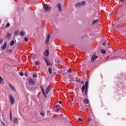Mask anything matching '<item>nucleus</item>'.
Masks as SVG:
<instances>
[{"instance_id": "nucleus-1", "label": "nucleus", "mask_w": 126, "mask_h": 126, "mask_svg": "<svg viewBox=\"0 0 126 126\" xmlns=\"http://www.w3.org/2000/svg\"><path fill=\"white\" fill-rule=\"evenodd\" d=\"M85 90V95L87 96L88 94V81H87L85 85H83L82 87V92H84Z\"/></svg>"}, {"instance_id": "nucleus-2", "label": "nucleus", "mask_w": 126, "mask_h": 126, "mask_svg": "<svg viewBox=\"0 0 126 126\" xmlns=\"http://www.w3.org/2000/svg\"><path fill=\"white\" fill-rule=\"evenodd\" d=\"M43 8L45 10V11L49 12V11H51V9H52V7L50 5H48V4H45L43 6Z\"/></svg>"}, {"instance_id": "nucleus-3", "label": "nucleus", "mask_w": 126, "mask_h": 126, "mask_svg": "<svg viewBox=\"0 0 126 126\" xmlns=\"http://www.w3.org/2000/svg\"><path fill=\"white\" fill-rule=\"evenodd\" d=\"M9 97L11 105H13L15 102V101L14 100V98H13V96H12V95L11 94H10L9 95Z\"/></svg>"}, {"instance_id": "nucleus-4", "label": "nucleus", "mask_w": 126, "mask_h": 126, "mask_svg": "<svg viewBox=\"0 0 126 126\" xmlns=\"http://www.w3.org/2000/svg\"><path fill=\"white\" fill-rule=\"evenodd\" d=\"M28 83L30 84V85H35V81L33 80L32 78H29L28 79Z\"/></svg>"}, {"instance_id": "nucleus-5", "label": "nucleus", "mask_w": 126, "mask_h": 126, "mask_svg": "<svg viewBox=\"0 0 126 126\" xmlns=\"http://www.w3.org/2000/svg\"><path fill=\"white\" fill-rule=\"evenodd\" d=\"M50 38H51V34L50 33H49L47 35V38L45 40L46 45H49V40H50Z\"/></svg>"}, {"instance_id": "nucleus-6", "label": "nucleus", "mask_w": 126, "mask_h": 126, "mask_svg": "<svg viewBox=\"0 0 126 126\" xmlns=\"http://www.w3.org/2000/svg\"><path fill=\"white\" fill-rule=\"evenodd\" d=\"M98 56H96V55H94L93 56V57L91 58V62L92 63H94L95 62V61L96 60H97V59H98Z\"/></svg>"}, {"instance_id": "nucleus-7", "label": "nucleus", "mask_w": 126, "mask_h": 126, "mask_svg": "<svg viewBox=\"0 0 126 126\" xmlns=\"http://www.w3.org/2000/svg\"><path fill=\"white\" fill-rule=\"evenodd\" d=\"M7 46V43L6 42H5L4 45L1 46V50H2V51H4V50H5V49H6Z\"/></svg>"}, {"instance_id": "nucleus-8", "label": "nucleus", "mask_w": 126, "mask_h": 126, "mask_svg": "<svg viewBox=\"0 0 126 126\" xmlns=\"http://www.w3.org/2000/svg\"><path fill=\"white\" fill-rule=\"evenodd\" d=\"M47 65L49 66V65H51V63H50V61H49V59H47V58H43Z\"/></svg>"}, {"instance_id": "nucleus-9", "label": "nucleus", "mask_w": 126, "mask_h": 126, "mask_svg": "<svg viewBox=\"0 0 126 126\" xmlns=\"http://www.w3.org/2000/svg\"><path fill=\"white\" fill-rule=\"evenodd\" d=\"M52 90V88L51 87V86H48L46 90V94H48L49 93V92H50V91H51V90Z\"/></svg>"}, {"instance_id": "nucleus-10", "label": "nucleus", "mask_w": 126, "mask_h": 126, "mask_svg": "<svg viewBox=\"0 0 126 126\" xmlns=\"http://www.w3.org/2000/svg\"><path fill=\"white\" fill-rule=\"evenodd\" d=\"M83 103L84 104H85V105L88 104V103H89V99H88V98L84 99L83 101Z\"/></svg>"}, {"instance_id": "nucleus-11", "label": "nucleus", "mask_w": 126, "mask_h": 126, "mask_svg": "<svg viewBox=\"0 0 126 126\" xmlns=\"http://www.w3.org/2000/svg\"><path fill=\"white\" fill-rule=\"evenodd\" d=\"M43 55L45 57H48L49 55V51L45 50V51L43 53Z\"/></svg>"}, {"instance_id": "nucleus-12", "label": "nucleus", "mask_w": 126, "mask_h": 126, "mask_svg": "<svg viewBox=\"0 0 126 126\" xmlns=\"http://www.w3.org/2000/svg\"><path fill=\"white\" fill-rule=\"evenodd\" d=\"M9 86L10 88H11V89H12V90H13V91H16L15 88H14V87H13V86H12V85L9 84Z\"/></svg>"}, {"instance_id": "nucleus-13", "label": "nucleus", "mask_w": 126, "mask_h": 126, "mask_svg": "<svg viewBox=\"0 0 126 126\" xmlns=\"http://www.w3.org/2000/svg\"><path fill=\"white\" fill-rule=\"evenodd\" d=\"M57 6L59 8V11H62V5H61V3H58Z\"/></svg>"}, {"instance_id": "nucleus-14", "label": "nucleus", "mask_w": 126, "mask_h": 126, "mask_svg": "<svg viewBox=\"0 0 126 126\" xmlns=\"http://www.w3.org/2000/svg\"><path fill=\"white\" fill-rule=\"evenodd\" d=\"M80 5H81V3L80 2H78L75 5V6L76 7H79Z\"/></svg>"}, {"instance_id": "nucleus-15", "label": "nucleus", "mask_w": 126, "mask_h": 126, "mask_svg": "<svg viewBox=\"0 0 126 126\" xmlns=\"http://www.w3.org/2000/svg\"><path fill=\"white\" fill-rule=\"evenodd\" d=\"M6 52L8 54H11V53H12V50L7 49Z\"/></svg>"}, {"instance_id": "nucleus-16", "label": "nucleus", "mask_w": 126, "mask_h": 126, "mask_svg": "<svg viewBox=\"0 0 126 126\" xmlns=\"http://www.w3.org/2000/svg\"><path fill=\"white\" fill-rule=\"evenodd\" d=\"M11 37V34H10L9 33H7L6 38L9 39H10Z\"/></svg>"}, {"instance_id": "nucleus-17", "label": "nucleus", "mask_w": 126, "mask_h": 126, "mask_svg": "<svg viewBox=\"0 0 126 126\" xmlns=\"http://www.w3.org/2000/svg\"><path fill=\"white\" fill-rule=\"evenodd\" d=\"M41 91H42L45 98H47V95L46 94V93H45V91L44 90H42Z\"/></svg>"}, {"instance_id": "nucleus-18", "label": "nucleus", "mask_w": 126, "mask_h": 126, "mask_svg": "<svg viewBox=\"0 0 126 126\" xmlns=\"http://www.w3.org/2000/svg\"><path fill=\"white\" fill-rule=\"evenodd\" d=\"M113 13H114V11L109 12L108 16H111L113 15Z\"/></svg>"}, {"instance_id": "nucleus-19", "label": "nucleus", "mask_w": 126, "mask_h": 126, "mask_svg": "<svg viewBox=\"0 0 126 126\" xmlns=\"http://www.w3.org/2000/svg\"><path fill=\"white\" fill-rule=\"evenodd\" d=\"M15 42L14 40H12L10 43V46H13L14 45Z\"/></svg>"}, {"instance_id": "nucleus-20", "label": "nucleus", "mask_w": 126, "mask_h": 126, "mask_svg": "<svg viewBox=\"0 0 126 126\" xmlns=\"http://www.w3.org/2000/svg\"><path fill=\"white\" fill-rule=\"evenodd\" d=\"M101 54H102V55H105V54H106V51H105V50H101Z\"/></svg>"}, {"instance_id": "nucleus-21", "label": "nucleus", "mask_w": 126, "mask_h": 126, "mask_svg": "<svg viewBox=\"0 0 126 126\" xmlns=\"http://www.w3.org/2000/svg\"><path fill=\"white\" fill-rule=\"evenodd\" d=\"M48 72L50 74H52V68H48Z\"/></svg>"}, {"instance_id": "nucleus-22", "label": "nucleus", "mask_w": 126, "mask_h": 126, "mask_svg": "<svg viewBox=\"0 0 126 126\" xmlns=\"http://www.w3.org/2000/svg\"><path fill=\"white\" fill-rule=\"evenodd\" d=\"M13 123H14V124H16V123H17V118H14Z\"/></svg>"}, {"instance_id": "nucleus-23", "label": "nucleus", "mask_w": 126, "mask_h": 126, "mask_svg": "<svg viewBox=\"0 0 126 126\" xmlns=\"http://www.w3.org/2000/svg\"><path fill=\"white\" fill-rule=\"evenodd\" d=\"M14 34L16 35H19V32H18V31H15Z\"/></svg>"}, {"instance_id": "nucleus-24", "label": "nucleus", "mask_w": 126, "mask_h": 126, "mask_svg": "<svg viewBox=\"0 0 126 126\" xmlns=\"http://www.w3.org/2000/svg\"><path fill=\"white\" fill-rule=\"evenodd\" d=\"M98 19H96L95 20H94V21H93L92 22L93 24H95V23H97V22H98Z\"/></svg>"}, {"instance_id": "nucleus-25", "label": "nucleus", "mask_w": 126, "mask_h": 126, "mask_svg": "<svg viewBox=\"0 0 126 126\" xmlns=\"http://www.w3.org/2000/svg\"><path fill=\"white\" fill-rule=\"evenodd\" d=\"M10 120L12 121V115L11 114V111L10 112Z\"/></svg>"}, {"instance_id": "nucleus-26", "label": "nucleus", "mask_w": 126, "mask_h": 126, "mask_svg": "<svg viewBox=\"0 0 126 126\" xmlns=\"http://www.w3.org/2000/svg\"><path fill=\"white\" fill-rule=\"evenodd\" d=\"M86 4V2H85V1H83L81 3V4H82V5H85Z\"/></svg>"}, {"instance_id": "nucleus-27", "label": "nucleus", "mask_w": 126, "mask_h": 126, "mask_svg": "<svg viewBox=\"0 0 126 126\" xmlns=\"http://www.w3.org/2000/svg\"><path fill=\"white\" fill-rule=\"evenodd\" d=\"M32 76L33 78H37V77H38V75L36 73L34 74Z\"/></svg>"}, {"instance_id": "nucleus-28", "label": "nucleus", "mask_w": 126, "mask_h": 126, "mask_svg": "<svg viewBox=\"0 0 126 126\" xmlns=\"http://www.w3.org/2000/svg\"><path fill=\"white\" fill-rule=\"evenodd\" d=\"M20 35V36H24V32L23 31L21 32Z\"/></svg>"}, {"instance_id": "nucleus-29", "label": "nucleus", "mask_w": 126, "mask_h": 126, "mask_svg": "<svg viewBox=\"0 0 126 126\" xmlns=\"http://www.w3.org/2000/svg\"><path fill=\"white\" fill-rule=\"evenodd\" d=\"M35 63L36 65H39V64H40V62H39L38 61H35Z\"/></svg>"}, {"instance_id": "nucleus-30", "label": "nucleus", "mask_w": 126, "mask_h": 126, "mask_svg": "<svg viewBox=\"0 0 126 126\" xmlns=\"http://www.w3.org/2000/svg\"><path fill=\"white\" fill-rule=\"evenodd\" d=\"M9 26H10V24H9L8 23H7L6 25V27H7V28L9 27Z\"/></svg>"}, {"instance_id": "nucleus-31", "label": "nucleus", "mask_w": 126, "mask_h": 126, "mask_svg": "<svg viewBox=\"0 0 126 126\" xmlns=\"http://www.w3.org/2000/svg\"><path fill=\"white\" fill-rule=\"evenodd\" d=\"M67 72H70V73H71V68H69L68 70H67Z\"/></svg>"}, {"instance_id": "nucleus-32", "label": "nucleus", "mask_w": 126, "mask_h": 126, "mask_svg": "<svg viewBox=\"0 0 126 126\" xmlns=\"http://www.w3.org/2000/svg\"><path fill=\"white\" fill-rule=\"evenodd\" d=\"M19 74L20 76H23V75H24V74L23 73V72H20L19 73Z\"/></svg>"}, {"instance_id": "nucleus-33", "label": "nucleus", "mask_w": 126, "mask_h": 126, "mask_svg": "<svg viewBox=\"0 0 126 126\" xmlns=\"http://www.w3.org/2000/svg\"><path fill=\"white\" fill-rule=\"evenodd\" d=\"M56 108L57 109H61V106H60V105H56Z\"/></svg>"}, {"instance_id": "nucleus-34", "label": "nucleus", "mask_w": 126, "mask_h": 126, "mask_svg": "<svg viewBox=\"0 0 126 126\" xmlns=\"http://www.w3.org/2000/svg\"><path fill=\"white\" fill-rule=\"evenodd\" d=\"M1 82H2V78L0 76V83H1Z\"/></svg>"}, {"instance_id": "nucleus-35", "label": "nucleus", "mask_w": 126, "mask_h": 126, "mask_svg": "<svg viewBox=\"0 0 126 126\" xmlns=\"http://www.w3.org/2000/svg\"><path fill=\"white\" fill-rule=\"evenodd\" d=\"M78 121H79L80 122H82V118H78Z\"/></svg>"}, {"instance_id": "nucleus-36", "label": "nucleus", "mask_w": 126, "mask_h": 126, "mask_svg": "<svg viewBox=\"0 0 126 126\" xmlns=\"http://www.w3.org/2000/svg\"><path fill=\"white\" fill-rule=\"evenodd\" d=\"M25 76H26V77H28V73H25Z\"/></svg>"}, {"instance_id": "nucleus-37", "label": "nucleus", "mask_w": 126, "mask_h": 126, "mask_svg": "<svg viewBox=\"0 0 126 126\" xmlns=\"http://www.w3.org/2000/svg\"><path fill=\"white\" fill-rule=\"evenodd\" d=\"M40 115L43 117V116H45V113H43V112H40Z\"/></svg>"}, {"instance_id": "nucleus-38", "label": "nucleus", "mask_w": 126, "mask_h": 126, "mask_svg": "<svg viewBox=\"0 0 126 126\" xmlns=\"http://www.w3.org/2000/svg\"><path fill=\"white\" fill-rule=\"evenodd\" d=\"M60 110H61V108H57L56 112H59V111H60Z\"/></svg>"}, {"instance_id": "nucleus-39", "label": "nucleus", "mask_w": 126, "mask_h": 126, "mask_svg": "<svg viewBox=\"0 0 126 126\" xmlns=\"http://www.w3.org/2000/svg\"><path fill=\"white\" fill-rule=\"evenodd\" d=\"M91 119H90V118H89L88 119V123H90V122H91Z\"/></svg>"}, {"instance_id": "nucleus-40", "label": "nucleus", "mask_w": 126, "mask_h": 126, "mask_svg": "<svg viewBox=\"0 0 126 126\" xmlns=\"http://www.w3.org/2000/svg\"><path fill=\"white\" fill-rule=\"evenodd\" d=\"M25 41H26V42H28V39H27V38L25 37Z\"/></svg>"}, {"instance_id": "nucleus-41", "label": "nucleus", "mask_w": 126, "mask_h": 126, "mask_svg": "<svg viewBox=\"0 0 126 126\" xmlns=\"http://www.w3.org/2000/svg\"><path fill=\"white\" fill-rule=\"evenodd\" d=\"M81 84H84V81H81Z\"/></svg>"}, {"instance_id": "nucleus-42", "label": "nucleus", "mask_w": 126, "mask_h": 126, "mask_svg": "<svg viewBox=\"0 0 126 126\" xmlns=\"http://www.w3.org/2000/svg\"><path fill=\"white\" fill-rule=\"evenodd\" d=\"M40 88L41 90H44V89H43V86H41Z\"/></svg>"}, {"instance_id": "nucleus-43", "label": "nucleus", "mask_w": 126, "mask_h": 126, "mask_svg": "<svg viewBox=\"0 0 126 126\" xmlns=\"http://www.w3.org/2000/svg\"><path fill=\"white\" fill-rule=\"evenodd\" d=\"M103 46H106V42H104L103 43Z\"/></svg>"}, {"instance_id": "nucleus-44", "label": "nucleus", "mask_w": 126, "mask_h": 126, "mask_svg": "<svg viewBox=\"0 0 126 126\" xmlns=\"http://www.w3.org/2000/svg\"><path fill=\"white\" fill-rule=\"evenodd\" d=\"M120 1H121V2H124L125 1V0H120Z\"/></svg>"}, {"instance_id": "nucleus-45", "label": "nucleus", "mask_w": 126, "mask_h": 126, "mask_svg": "<svg viewBox=\"0 0 126 126\" xmlns=\"http://www.w3.org/2000/svg\"><path fill=\"white\" fill-rule=\"evenodd\" d=\"M1 42H2V39H1L0 40V43H1Z\"/></svg>"}, {"instance_id": "nucleus-46", "label": "nucleus", "mask_w": 126, "mask_h": 126, "mask_svg": "<svg viewBox=\"0 0 126 126\" xmlns=\"http://www.w3.org/2000/svg\"><path fill=\"white\" fill-rule=\"evenodd\" d=\"M77 82H80V80H77Z\"/></svg>"}, {"instance_id": "nucleus-47", "label": "nucleus", "mask_w": 126, "mask_h": 126, "mask_svg": "<svg viewBox=\"0 0 126 126\" xmlns=\"http://www.w3.org/2000/svg\"><path fill=\"white\" fill-rule=\"evenodd\" d=\"M61 103H62V101L60 100V101H59V104H61Z\"/></svg>"}, {"instance_id": "nucleus-48", "label": "nucleus", "mask_w": 126, "mask_h": 126, "mask_svg": "<svg viewBox=\"0 0 126 126\" xmlns=\"http://www.w3.org/2000/svg\"><path fill=\"white\" fill-rule=\"evenodd\" d=\"M116 52H117V51H113V53H116Z\"/></svg>"}]
</instances>
